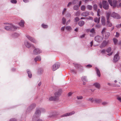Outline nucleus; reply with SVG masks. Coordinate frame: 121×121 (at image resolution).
<instances>
[{
	"mask_svg": "<svg viewBox=\"0 0 121 121\" xmlns=\"http://www.w3.org/2000/svg\"><path fill=\"white\" fill-rule=\"evenodd\" d=\"M75 113V112L73 111L70 112L68 113L65 114L61 116V117H67L71 116Z\"/></svg>",
	"mask_w": 121,
	"mask_h": 121,
	"instance_id": "nucleus-10",
	"label": "nucleus"
},
{
	"mask_svg": "<svg viewBox=\"0 0 121 121\" xmlns=\"http://www.w3.org/2000/svg\"><path fill=\"white\" fill-rule=\"evenodd\" d=\"M77 98L78 99H83V97L81 96H78L77 97Z\"/></svg>",
	"mask_w": 121,
	"mask_h": 121,
	"instance_id": "nucleus-44",
	"label": "nucleus"
},
{
	"mask_svg": "<svg viewBox=\"0 0 121 121\" xmlns=\"http://www.w3.org/2000/svg\"><path fill=\"white\" fill-rule=\"evenodd\" d=\"M72 3L71 2H69L67 5V6L68 7H69V6L72 4Z\"/></svg>",
	"mask_w": 121,
	"mask_h": 121,
	"instance_id": "nucleus-57",
	"label": "nucleus"
},
{
	"mask_svg": "<svg viewBox=\"0 0 121 121\" xmlns=\"http://www.w3.org/2000/svg\"><path fill=\"white\" fill-rule=\"evenodd\" d=\"M111 48H107L106 50L107 52L108 53H109L111 51Z\"/></svg>",
	"mask_w": 121,
	"mask_h": 121,
	"instance_id": "nucleus-45",
	"label": "nucleus"
},
{
	"mask_svg": "<svg viewBox=\"0 0 121 121\" xmlns=\"http://www.w3.org/2000/svg\"><path fill=\"white\" fill-rule=\"evenodd\" d=\"M41 110V109H40L36 111L35 112V117H39V115L40 114Z\"/></svg>",
	"mask_w": 121,
	"mask_h": 121,
	"instance_id": "nucleus-13",
	"label": "nucleus"
},
{
	"mask_svg": "<svg viewBox=\"0 0 121 121\" xmlns=\"http://www.w3.org/2000/svg\"><path fill=\"white\" fill-rule=\"evenodd\" d=\"M24 22L23 20H21L20 22L19 23V25L21 27H23L24 25Z\"/></svg>",
	"mask_w": 121,
	"mask_h": 121,
	"instance_id": "nucleus-25",
	"label": "nucleus"
},
{
	"mask_svg": "<svg viewBox=\"0 0 121 121\" xmlns=\"http://www.w3.org/2000/svg\"><path fill=\"white\" fill-rule=\"evenodd\" d=\"M107 25L108 26L111 27L112 25V24L109 21V20H107Z\"/></svg>",
	"mask_w": 121,
	"mask_h": 121,
	"instance_id": "nucleus-32",
	"label": "nucleus"
},
{
	"mask_svg": "<svg viewBox=\"0 0 121 121\" xmlns=\"http://www.w3.org/2000/svg\"><path fill=\"white\" fill-rule=\"evenodd\" d=\"M62 23L64 25H65L66 23V19L64 17H63L62 19Z\"/></svg>",
	"mask_w": 121,
	"mask_h": 121,
	"instance_id": "nucleus-35",
	"label": "nucleus"
},
{
	"mask_svg": "<svg viewBox=\"0 0 121 121\" xmlns=\"http://www.w3.org/2000/svg\"><path fill=\"white\" fill-rule=\"evenodd\" d=\"M60 64L58 62L56 63L53 65L52 67V69L53 71H55L58 69L60 67Z\"/></svg>",
	"mask_w": 121,
	"mask_h": 121,
	"instance_id": "nucleus-4",
	"label": "nucleus"
},
{
	"mask_svg": "<svg viewBox=\"0 0 121 121\" xmlns=\"http://www.w3.org/2000/svg\"><path fill=\"white\" fill-rule=\"evenodd\" d=\"M95 69L96 70V73L97 75L99 77H100V72L99 70L98 69L97 67H96L95 68Z\"/></svg>",
	"mask_w": 121,
	"mask_h": 121,
	"instance_id": "nucleus-19",
	"label": "nucleus"
},
{
	"mask_svg": "<svg viewBox=\"0 0 121 121\" xmlns=\"http://www.w3.org/2000/svg\"><path fill=\"white\" fill-rule=\"evenodd\" d=\"M10 2L13 4H16L17 3V1L16 0H11Z\"/></svg>",
	"mask_w": 121,
	"mask_h": 121,
	"instance_id": "nucleus-42",
	"label": "nucleus"
},
{
	"mask_svg": "<svg viewBox=\"0 0 121 121\" xmlns=\"http://www.w3.org/2000/svg\"><path fill=\"white\" fill-rule=\"evenodd\" d=\"M65 28V27L64 26L61 28V30L62 31H63L64 30Z\"/></svg>",
	"mask_w": 121,
	"mask_h": 121,
	"instance_id": "nucleus-49",
	"label": "nucleus"
},
{
	"mask_svg": "<svg viewBox=\"0 0 121 121\" xmlns=\"http://www.w3.org/2000/svg\"><path fill=\"white\" fill-rule=\"evenodd\" d=\"M100 18L99 17L98 18L97 17H95L94 19V21L96 23H99L100 21Z\"/></svg>",
	"mask_w": 121,
	"mask_h": 121,
	"instance_id": "nucleus-29",
	"label": "nucleus"
},
{
	"mask_svg": "<svg viewBox=\"0 0 121 121\" xmlns=\"http://www.w3.org/2000/svg\"><path fill=\"white\" fill-rule=\"evenodd\" d=\"M4 24L6 25L4 26V28L5 30H13L17 29V28H18L11 23H4Z\"/></svg>",
	"mask_w": 121,
	"mask_h": 121,
	"instance_id": "nucleus-1",
	"label": "nucleus"
},
{
	"mask_svg": "<svg viewBox=\"0 0 121 121\" xmlns=\"http://www.w3.org/2000/svg\"><path fill=\"white\" fill-rule=\"evenodd\" d=\"M93 85L95 87L98 88L99 89L100 87V84L98 82H96L94 83Z\"/></svg>",
	"mask_w": 121,
	"mask_h": 121,
	"instance_id": "nucleus-17",
	"label": "nucleus"
},
{
	"mask_svg": "<svg viewBox=\"0 0 121 121\" xmlns=\"http://www.w3.org/2000/svg\"><path fill=\"white\" fill-rule=\"evenodd\" d=\"M42 52V51L39 49L36 48L34 50L33 53L35 55H37L41 53Z\"/></svg>",
	"mask_w": 121,
	"mask_h": 121,
	"instance_id": "nucleus-9",
	"label": "nucleus"
},
{
	"mask_svg": "<svg viewBox=\"0 0 121 121\" xmlns=\"http://www.w3.org/2000/svg\"><path fill=\"white\" fill-rule=\"evenodd\" d=\"M70 22V20L69 19L68 20L66 23V25H67Z\"/></svg>",
	"mask_w": 121,
	"mask_h": 121,
	"instance_id": "nucleus-58",
	"label": "nucleus"
},
{
	"mask_svg": "<svg viewBox=\"0 0 121 121\" xmlns=\"http://www.w3.org/2000/svg\"><path fill=\"white\" fill-rule=\"evenodd\" d=\"M71 71L73 73H76V71L75 70H74L73 69H72L71 70Z\"/></svg>",
	"mask_w": 121,
	"mask_h": 121,
	"instance_id": "nucleus-63",
	"label": "nucleus"
},
{
	"mask_svg": "<svg viewBox=\"0 0 121 121\" xmlns=\"http://www.w3.org/2000/svg\"><path fill=\"white\" fill-rule=\"evenodd\" d=\"M72 92H69L68 93V95L69 96H70L72 95Z\"/></svg>",
	"mask_w": 121,
	"mask_h": 121,
	"instance_id": "nucleus-64",
	"label": "nucleus"
},
{
	"mask_svg": "<svg viewBox=\"0 0 121 121\" xmlns=\"http://www.w3.org/2000/svg\"><path fill=\"white\" fill-rule=\"evenodd\" d=\"M107 42L105 41H103L102 43L101 44L100 46V47L101 48H102L105 47L107 44Z\"/></svg>",
	"mask_w": 121,
	"mask_h": 121,
	"instance_id": "nucleus-14",
	"label": "nucleus"
},
{
	"mask_svg": "<svg viewBox=\"0 0 121 121\" xmlns=\"http://www.w3.org/2000/svg\"><path fill=\"white\" fill-rule=\"evenodd\" d=\"M92 66V65H88L86 66V67L88 68H90Z\"/></svg>",
	"mask_w": 121,
	"mask_h": 121,
	"instance_id": "nucleus-59",
	"label": "nucleus"
},
{
	"mask_svg": "<svg viewBox=\"0 0 121 121\" xmlns=\"http://www.w3.org/2000/svg\"><path fill=\"white\" fill-rule=\"evenodd\" d=\"M66 9L65 8H64V9L63 10V11L62 12V14L63 15H64V13L66 11Z\"/></svg>",
	"mask_w": 121,
	"mask_h": 121,
	"instance_id": "nucleus-52",
	"label": "nucleus"
},
{
	"mask_svg": "<svg viewBox=\"0 0 121 121\" xmlns=\"http://www.w3.org/2000/svg\"><path fill=\"white\" fill-rule=\"evenodd\" d=\"M108 2L111 6L113 7H115L117 4V1L116 0H114L112 3V0H108Z\"/></svg>",
	"mask_w": 121,
	"mask_h": 121,
	"instance_id": "nucleus-6",
	"label": "nucleus"
},
{
	"mask_svg": "<svg viewBox=\"0 0 121 121\" xmlns=\"http://www.w3.org/2000/svg\"><path fill=\"white\" fill-rule=\"evenodd\" d=\"M117 99L120 102H121V98L120 97H118L117 98Z\"/></svg>",
	"mask_w": 121,
	"mask_h": 121,
	"instance_id": "nucleus-62",
	"label": "nucleus"
},
{
	"mask_svg": "<svg viewBox=\"0 0 121 121\" xmlns=\"http://www.w3.org/2000/svg\"><path fill=\"white\" fill-rule=\"evenodd\" d=\"M93 100L94 101V102H95L97 103H99L101 102V99L95 98Z\"/></svg>",
	"mask_w": 121,
	"mask_h": 121,
	"instance_id": "nucleus-24",
	"label": "nucleus"
},
{
	"mask_svg": "<svg viewBox=\"0 0 121 121\" xmlns=\"http://www.w3.org/2000/svg\"><path fill=\"white\" fill-rule=\"evenodd\" d=\"M79 6L78 5H75L73 6V8L74 10H78L79 9Z\"/></svg>",
	"mask_w": 121,
	"mask_h": 121,
	"instance_id": "nucleus-33",
	"label": "nucleus"
},
{
	"mask_svg": "<svg viewBox=\"0 0 121 121\" xmlns=\"http://www.w3.org/2000/svg\"><path fill=\"white\" fill-rule=\"evenodd\" d=\"M120 59V57L118 52L114 56L113 60L114 62H116L118 61Z\"/></svg>",
	"mask_w": 121,
	"mask_h": 121,
	"instance_id": "nucleus-11",
	"label": "nucleus"
},
{
	"mask_svg": "<svg viewBox=\"0 0 121 121\" xmlns=\"http://www.w3.org/2000/svg\"><path fill=\"white\" fill-rule=\"evenodd\" d=\"M71 16V14L69 13H67L66 14V16L67 17H70Z\"/></svg>",
	"mask_w": 121,
	"mask_h": 121,
	"instance_id": "nucleus-51",
	"label": "nucleus"
},
{
	"mask_svg": "<svg viewBox=\"0 0 121 121\" xmlns=\"http://www.w3.org/2000/svg\"><path fill=\"white\" fill-rule=\"evenodd\" d=\"M35 106V104H32L29 107L28 109L31 110L34 108Z\"/></svg>",
	"mask_w": 121,
	"mask_h": 121,
	"instance_id": "nucleus-27",
	"label": "nucleus"
},
{
	"mask_svg": "<svg viewBox=\"0 0 121 121\" xmlns=\"http://www.w3.org/2000/svg\"><path fill=\"white\" fill-rule=\"evenodd\" d=\"M16 120V119L15 118H12L10 119V121H15Z\"/></svg>",
	"mask_w": 121,
	"mask_h": 121,
	"instance_id": "nucleus-54",
	"label": "nucleus"
},
{
	"mask_svg": "<svg viewBox=\"0 0 121 121\" xmlns=\"http://www.w3.org/2000/svg\"><path fill=\"white\" fill-rule=\"evenodd\" d=\"M65 29L68 31H70L72 30V28L70 26H68L65 27Z\"/></svg>",
	"mask_w": 121,
	"mask_h": 121,
	"instance_id": "nucleus-31",
	"label": "nucleus"
},
{
	"mask_svg": "<svg viewBox=\"0 0 121 121\" xmlns=\"http://www.w3.org/2000/svg\"><path fill=\"white\" fill-rule=\"evenodd\" d=\"M77 0H73L72 3L73 4H76L77 2Z\"/></svg>",
	"mask_w": 121,
	"mask_h": 121,
	"instance_id": "nucleus-46",
	"label": "nucleus"
},
{
	"mask_svg": "<svg viewBox=\"0 0 121 121\" xmlns=\"http://www.w3.org/2000/svg\"><path fill=\"white\" fill-rule=\"evenodd\" d=\"M100 12V10L99 9H98L97 11V15L98 16H99V14Z\"/></svg>",
	"mask_w": 121,
	"mask_h": 121,
	"instance_id": "nucleus-56",
	"label": "nucleus"
},
{
	"mask_svg": "<svg viewBox=\"0 0 121 121\" xmlns=\"http://www.w3.org/2000/svg\"><path fill=\"white\" fill-rule=\"evenodd\" d=\"M101 21L102 25L103 26L105 25V17H104L102 16Z\"/></svg>",
	"mask_w": 121,
	"mask_h": 121,
	"instance_id": "nucleus-15",
	"label": "nucleus"
},
{
	"mask_svg": "<svg viewBox=\"0 0 121 121\" xmlns=\"http://www.w3.org/2000/svg\"><path fill=\"white\" fill-rule=\"evenodd\" d=\"M75 20L76 22H78L79 20V19L78 17H77L75 18Z\"/></svg>",
	"mask_w": 121,
	"mask_h": 121,
	"instance_id": "nucleus-53",
	"label": "nucleus"
},
{
	"mask_svg": "<svg viewBox=\"0 0 121 121\" xmlns=\"http://www.w3.org/2000/svg\"><path fill=\"white\" fill-rule=\"evenodd\" d=\"M26 36L28 39L31 42L35 43H37V41L33 38L32 37L29 35H26Z\"/></svg>",
	"mask_w": 121,
	"mask_h": 121,
	"instance_id": "nucleus-5",
	"label": "nucleus"
},
{
	"mask_svg": "<svg viewBox=\"0 0 121 121\" xmlns=\"http://www.w3.org/2000/svg\"><path fill=\"white\" fill-rule=\"evenodd\" d=\"M113 40L115 44H117L118 42L117 39L115 38H114L113 39Z\"/></svg>",
	"mask_w": 121,
	"mask_h": 121,
	"instance_id": "nucleus-39",
	"label": "nucleus"
},
{
	"mask_svg": "<svg viewBox=\"0 0 121 121\" xmlns=\"http://www.w3.org/2000/svg\"><path fill=\"white\" fill-rule=\"evenodd\" d=\"M13 36L14 37H16L19 36V34H18L17 33H14L13 35Z\"/></svg>",
	"mask_w": 121,
	"mask_h": 121,
	"instance_id": "nucleus-48",
	"label": "nucleus"
},
{
	"mask_svg": "<svg viewBox=\"0 0 121 121\" xmlns=\"http://www.w3.org/2000/svg\"><path fill=\"white\" fill-rule=\"evenodd\" d=\"M102 5L101 4H99V7L102 8V7L105 9L107 10L109 9V4L108 2L104 0L102 2Z\"/></svg>",
	"mask_w": 121,
	"mask_h": 121,
	"instance_id": "nucleus-2",
	"label": "nucleus"
},
{
	"mask_svg": "<svg viewBox=\"0 0 121 121\" xmlns=\"http://www.w3.org/2000/svg\"><path fill=\"white\" fill-rule=\"evenodd\" d=\"M27 72L29 77L30 78H31L32 77V75L31 72L30 70L29 69H27Z\"/></svg>",
	"mask_w": 121,
	"mask_h": 121,
	"instance_id": "nucleus-21",
	"label": "nucleus"
},
{
	"mask_svg": "<svg viewBox=\"0 0 121 121\" xmlns=\"http://www.w3.org/2000/svg\"><path fill=\"white\" fill-rule=\"evenodd\" d=\"M42 27L45 29L47 28H48V25H45L44 24H43L42 25Z\"/></svg>",
	"mask_w": 121,
	"mask_h": 121,
	"instance_id": "nucleus-36",
	"label": "nucleus"
},
{
	"mask_svg": "<svg viewBox=\"0 0 121 121\" xmlns=\"http://www.w3.org/2000/svg\"><path fill=\"white\" fill-rule=\"evenodd\" d=\"M43 70L41 69H38L37 72V73L39 74H41L43 73Z\"/></svg>",
	"mask_w": 121,
	"mask_h": 121,
	"instance_id": "nucleus-26",
	"label": "nucleus"
},
{
	"mask_svg": "<svg viewBox=\"0 0 121 121\" xmlns=\"http://www.w3.org/2000/svg\"><path fill=\"white\" fill-rule=\"evenodd\" d=\"M82 80L83 82V84L84 85L85 84V82H87V81L86 78L85 76L82 77Z\"/></svg>",
	"mask_w": 121,
	"mask_h": 121,
	"instance_id": "nucleus-18",
	"label": "nucleus"
},
{
	"mask_svg": "<svg viewBox=\"0 0 121 121\" xmlns=\"http://www.w3.org/2000/svg\"><path fill=\"white\" fill-rule=\"evenodd\" d=\"M95 26L96 28H99L101 27V25L100 24H98L96 25Z\"/></svg>",
	"mask_w": 121,
	"mask_h": 121,
	"instance_id": "nucleus-47",
	"label": "nucleus"
},
{
	"mask_svg": "<svg viewBox=\"0 0 121 121\" xmlns=\"http://www.w3.org/2000/svg\"><path fill=\"white\" fill-rule=\"evenodd\" d=\"M24 43L25 45L27 48H29L31 46V44L28 41L25 40L24 41Z\"/></svg>",
	"mask_w": 121,
	"mask_h": 121,
	"instance_id": "nucleus-12",
	"label": "nucleus"
},
{
	"mask_svg": "<svg viewBox=\"0 0 121 121\" xmlns=\"http://www.w3.org/2000/svg\"><path fill=\"white\" fill-rule=\"evenodd\" d=\"M110 15V12H108L106 13V17L107 19V20H109V19Z\"/></svg>",
	"mask_w": 121,
	"mask_h": 121,
	"instance_id": "nucleus-30",
	"label": "nucleus"
},
{
	"mask_svg": "<svg viewBox=\"0 0 121 121\" xmlns=\"http://www.w3.org/2000/svg\"><path fill=\"white\" fill-rule=\"evenodd\" d=\"M105 28H104L102 30V34L103 35H104V33L105 32Z\"/></svg>",
	"mask_w": 121,
	"mask_h": 121,
	"instance_id": "nucleus-50",
	"label": "nucleus"
},
{
	"mask_svg": "<svg viewBox=\"0 0 121 121\" xmlns=\"http://www.w3.org/2000/svg\"><path fill=\"white\" fill-rule=\"evenodd\" d=\"M101 52L103 54L105 53L106 52V51L105 50L103 49L101 51Z\"/></svg>",
	"mask_w": 121,
	"mask_h": 121,
	"instance_id": "nucleus-60",
	"label": "nucleus"
},
{
	"mask_svg": "<svg viewBox=\"0 0 121 121\" xmlns=\"http://www.w3.org/2000/svg\"><path fill=\"white\" fill-rule=\"evenodd\" d=\"M116 27L117 28H120V27H121V24H118V25H117L116 26Z\"/></svg>",
	"mask_w": 121,
	"mask_h": 121,
	"instance_id": "nucleus-61",
	"label": "nucleus"
},
{
	"mask_svg": "<svg viewBox=\"0 0 121 121\" xmlns=\"http://www.w3.org/2000/svg\"><path fill=\"white\" fill-rule=\"evenodd\" d=\"M111 16L117 19L120 18V16L114 12H113L111 14Z\"/></svg>",
	"mask_w": 121,
	"mask_h": 121,
	"instance_id": "nucleus-8",
	"label": "nucleus"
},
{
	"mask_svg": "<svg viewBox=\"0 0 121 121\" xmlns=\"http://www.w3.org/2000/svg\"><path fill=\"white\" fill-rule=\"evenodd\" d=\"M87 8L90 10H91L92 9V6L88 5L87 6Z\"/></svg>",
	"mask_w": 121,
	"mask_h": 121,
	"instance_id": "nucleus-40",
	"label": "nucleus"
},
{
	"mask_svg": "<svg viewBox=\"0 0 121 121\" xmlns=\"http://www.w3.org/2000/svg\"><path fill=\"white\" fill-rule=\"evenodd\" d=\"M104 34L105 38L106 39L108 38V37L110 35V34L109 32H105Z\"/></svg>",
	"mask_w": 121,
	"mask_h": 121,
	"instance_id": "nucleus-20",
	"label": "nucleus"
},
{
	"mask_svg": "<svg viewBox=\"0 0 121 121\" xmlns=\"http://www.w3.org/2000/svg\"><path fill=\"white\" fill-rule=\"evenodd\" d=\"M94 99H93L91 97L87 99L86 100L87 101H91L92 102H94V101L93 100Z\"/></svg>",
	"mask_w": 121,
	"mask_h": 121,
	"instance_id": "nucleus-34",
	"label": "nucleus"
},
{
	"mask_svg": "<svg viewBox=\"0 0 121 121\" xmlns=\"http://www.w3.org/2000/svg\"><path fill=\"white\" fill-rule=\"evenodd\" d=\"M74 66L75 67L77 68H79L81 67V66L80 65L78 64L77 63H74Z\"/></svg>",
	"mask_w": 121,
	"mask_h": 121,
	"instance_id": "nucleus-28",
	"label": "nucleus"
},
{
	"mask_svg": "<svg viewBox=\"0 0 121 121\" xmlns=\"http://www.w3.org/2000/svg\"><path fill=\"white\" fill-rule=\"evenodd\" d=\"M60 95V92H56L55 94V96L50 97L49 99L50 101L56 100L58 99Z\"/></svg>",
	"mask_w": 121,
	"mask_h": 121,
	"instance_id": "nucleus-3",
	"label": "nucleus"
},
{
	"mask_svg": "<svg viewBox=\"0 0 121 121\" xmlns=\"http://www.w3.org/2000/svg\"><path fill=\"white\" fill-rule=\"evenodd\" d=\"M93 8L94 9L95 11L97 10V6L96 4H94L93 6Z\"/></svg>",
	"mask_w": 121,
	"mask_h": 121,
	"instance_id": "nucleus-43",
	"label": "nucleus"
},
{
	"mask_svg": "<svg viewBox=\"0 0 121 121\" xmlns=\"http://www.w3.org/2000/svg\"><path fill=\"white\" fill-rule=\"evenodd\" d=\"M75 14L76 16H79L80 14V12L78 11L75 13Z\"/></svg>",
	"mask_w": 121,
	"mask_h": 121,
	"instance_id": "nucleus-41",
	"label": "nucleus"
},
{
	"mask_svg": "<svg viewBox=\"0 0 121 121\" xmlns=\"http://www.w3.org/2000/svg\"><path fill=\"white\" fill-rule=\"evenodd\" d=\"M103 39V36H97L95 37V40L97 42H99L102 41Z\"/></svg>",
	"mask_w": 121,
	"mask_h": 121,
	"instance_id": "nucleus-7",
	"label": "nucleus"
},
{
	"mask_svg": "<svg viewBox=\"0 0 121 121\" xmlns=\"http://www.w3.org/2000/svg\"><path fill=\"white\" fill-rule=\"evenodd\" d=\"M85 22L83 21H81L79 22L78 24L80 26H82L84 24Z\"/></svg>",
	"mask_w": 121,
	"mask_h": 121,
	"instance_id": "nucleus-23",
	"label": "nucleus"
},
{
	"mask_svg": "<svg viewBox=\"0 0 121 121\" xmlns=\"http://www.w3.org/2000/svg\"><path fill=\"white\" fill-rule=\"evenodd\" d=\"M116 35H115L116 37H118L119 36L120 34L117 32H116Z\"/></svg>",
	"mask_w": 121,
	"mask_h": 121,
	"instance_id": "nucleus-55",
	"label": "nucleus"
},
{
	"mask_svg": "<svg viewBox=\"0 0 121 121\" xmlns=\"http://www.w3.org/2000/svg\"><path fill=\"white\" fill-rule=\"evenodd\" d=\"M86 9V7L85 5H82L81 6V10L83 11H84Z\"/></svg>",
	"mask_w": 121,
	"mask_h": 121,
	"instance_id": "nucleus-38",
	"label": "nucleus"
},
{
	"mask_svg": "<svg viewBox=\"0 0 121 121\" xmlns=\"http://www.w3.org/2000/svg\"><path fill=\"white\" fill-rule=\"evenodd\" d=\"M89 12L86 11L82 13L81 14V15L82 16H84L85 17H86L88 16L89 15Z\"/></svg>",
	"mask_w": 121,
	"mask_h": 121,
	"instance_id": "nucleus-16",
	"label": "nucleus"
},
{
	"mask_svg": "<svg viewBox=\"0 0 121 121\" xmlns=\"http://www.w3.org/2000/svg\"><path fill=\"white\" fill-rule=\"evenodd\" d=\"M41 60V58L40 56H37L35 58V62L38 61H40Z\"/></svg>",
	"mask_w": 121,
	"mask_h": 121,
	"instance_id": "nucleus-22",
	"label": "nucleus"
},
{
	"mask_svg": "<svg viewBox=\"0 0 121 121\" xmlns=\"http://www.w3.org/2000/svg\"><path fill=\"white\" fill-rule=\"evenodd\" d=\"M90 32L94 35L95 33V29L93 28H92L90 30Z\"/></svg>",
	"mask_w": 121,
	"mask_h": 121,
	"instance_id": "nucleus-37",
	"label": "nucleus"
}]
</instances>
